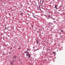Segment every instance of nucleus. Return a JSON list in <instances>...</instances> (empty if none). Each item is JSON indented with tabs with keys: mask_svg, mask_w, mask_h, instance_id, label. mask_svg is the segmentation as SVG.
I'll return each instance as SVG.
<instances>
[{
	"mask_svg": "<svg viewBox=\"0 0 65 65\" xmlns=\"http://www.w3.org/2000/svg\"><path fill=\"white\" fill-rule=\"evenodd\" d=\"M42 3H43V1L41 0L39 2V3L41 4H42Z\"/></svg>",
	"mask_w": 65,
	"mask_h": 65,
	"instance_id": "f257e3e1",
	"label": "nucleus"
},
{
	"mask_svg": "<svg viewBox=\"0 0 65 65\" xmlns=\"http://www.w3.org/2000/svg\"><path fill=\"white\" fill-rule=\"evenodd\" d=\"M57 7H58V5H56L54 7V8H55V9H58V8H57Z\"/></svg>",
	"mask_w": 65,
	"mask_h": 65,
	"instance_id": "f03ea898",
	"label": "nucleus"
},
{
	"mask_svg": "<svg viewBox=\"0 0 65 65\" xmlns=\"http://www.w3.org/2000/svg\"><path fill=\"white\" fill-rule=\"evenodd\" d=\"M24 53H25V54H27L28 53V52L25 51L24 52Z\"/></svg>",
	"mask_w": 65,
	"mask_h": 65,
	"instance_id": "7ed1b4c3",
	"label": "nucleus"
},
{
	"mask_svg": "<svg viewBox=\"0 0 65 65\" xmlns=\"http://www.w3.org/2000/svg\"><path fill=\"white\" fill-rule=\"evenodd\" d=\"M26 4H27V5H28L29 4V3L27 2L26 3Z\"/></svg>",
	"mask_w": 65,
	"mask_h": 65,
	"instance_id": "20e7f679",
	"label": "nucleus"
},
{
	"mask_svg": "<svg viewBox=\"0 0 65 65\" xmlns=\"http://www.w3.org/2000/svg\"><path fill=\"white\" fill-rule=\"evenodd\" d=\"M26 55H27V56H29V53L28 54H26Z\"/></svg>",
	"mask_w": 65,
	"mask_h": 65,
	"instance_id": "39448f33",
	"label": "nucleus"
},
{
	"mask_svg": "<svg viewBox=\"0 0 65 65\" xmlns=\"http://www.w3.org/2000/svg\"><path fill=\"white\" fill-rule=\"evenodd\" d=\"M59 7L60 8H61V7H62V6H61V5H60V6H59Z\"/></svg>",
	"mask_w": 65,
	"mask_h": 65,
	"instance_id": "423d86ee",
	"label": "nucleus"
},
{
	"mask_svg": "<svg viewBox=\"0 0 65 65\" xmlns=\"http://www.w3.org/2000/svg\"><path fill=\"white\" fill-rule=\"evenodd\" d=\"M5 30H6V29L8 30V31H9V29H8V28H5Z\"/></svg>",
	"mask_w": 65,
	"mask_h": 65,
	"instance_id": "0eeeda50",
	"label": "nucleus"
},
{
	"mask_svg": "<svg viewBox=\"0 0 65 65\" xmlns=\"http://www.w3.org/2000/svg\"><path fill=\"white\" fill-rule=\"evenodd\" d=\"M37 41V43L38 44L39 43V41Z\"/></svg>",
	"mask_w": 65,
	"mask_h": 65,
	"instance_id": "6e6552de",
	"label": "nucleus"
},
{
	"mask_svg": "<svg viewBox=\"0 0 65 65\" xmlns=\"http://www.w3.org/2000/svg\"><path fill=\"white\" fill-rule=\"evenodd\" d=\"M53 53V54H56V53H55L54 52H52Z\"/></svg>",
	"mask_w": 65,
	"mask_h": 65,
	"instance_id": "1a4fd4ad",
	"label": "nucleus"
},
{
	"mask_svg": "<svg viewBox=\"0 0 65 65\" xmlns=\"http://www.w3.org/2000/svg\"><path fill=\"white\" fill-rule=\"evenodd\" d=\"M30 56H31V55H29V58L30 57Z\"/></svg>",
	"mask_w": 65,
	"mask_h": 65,
	"instance_id": "9d476101",
	"label": "nucleus"
},
{
	"mask_svg": "<svg viewBox=\"0 0 65 65\" xmlns=\"http://www.w3.org/2000/svg\"><path fill=\"white\" fill-rule=\"evenodd\" d=\"M15 57H16V56H13V58H15Z\"/></svg>",
	"mask_w": 65,
	"mask_h": 65,
	"instance_id": "9b49d317",
	"label": "nucleus"
},
{
	"mask_svg": "<svg viewBox=\"0 0 65 65\" xmlns=\"http://www.w3.org/2000/svg\"><path fill=\"white\" fill-rule=\"evenodd\" d=\"M27 51H30V50H29V49H27Z\"/></svg>",
	"mask_w": 65,
	"mask_h": 65,
	"instance_id": "f8f14e48",
	"label": "nucleus"
},
{
	"mask_svg": "<svg viewBox=\"0 0 65 65\" xmlns=\"http://www.w3.org/2000/svg\"><path fill=\"white\" fill-rule=\"evenodd\" d=\"M53 22H54L55 24L56 22V21H53Z\"/></svg>",
	"mask_w": 65,
	"mask_h": 65,
	"instance_id": "ddd939ff",
	"label": "nucleus"
},
{
	"mask_svg": "<svg viewBox=\"0 0 65 65\" xmlns=\"http://www.w3.org/2000/svg\"><path fill=\"white\" fill-rule=\"evenodd\" d=\"M11 63H14V62H13V61L12 62H11Z\"/></svg>",
	"mask_w": 65,
	"mask_h": 65,
	"instance_id": "4468645a",
	"label": "nucleus"
},
{
	"mask_svg": "<svg viewBox=\"0 0 65 65\" xmlns=\"http://www.w3.org/2000/svg\"><path fill=\"white\" fill-rule=\"evenodd\" d=\"M34 18H36V17H35V16H34Z\"/></svg>",
	"mask_w": 65,
	"mask_h": 65,
	"instance_id": "2eb2a0df",
	"label": "nucleus"
},
{
	"mask_svg": "<svg viewBox=\"0 0 65 65\" xmlns=\"http://www.w3.org/2000/svg\"><path fill=\"white\" fill-rule=\"evenodd\" d=\"M49 18H50V16H47Z\"/></svg>",
	"mask_w": 65,
	"mask_h": 65,
	"instance_id": "dca6fc26",
	"label": "nucleus"
},
{
	"mask_svg": "<svg viewBox=\"0 0 65 65\" xmlns=\"http://www.w3.org/2000/svg\"><path fill=\"white\" fill-rule=\"evenodd\" d=\"M12 49V48L11 47V49H10V50H11Z\"/></svg>",
	"mask_w": 65,
	"mask_h": 65,
	"instance_id": "f3484780",
	"label": "nucleus"
},
{
	"mask_svg": "<svg viewBox=\"0 0 65 65\" xmlns=\"http://www.w3.org/2000/svg\"><path fill=\"white\" fill-rule=\"evenodd\" d=\"M33 48H35V47H33Z\"/></svg>",
	"mask_w": 65,
	"mask_h": 65,
	"instance_id": "a211bd4d",
	"label": "nucleus"
},
{
	"mask_svg": "<svg viewBox=\"0 0 65 65\" xmlns=\"http://www.w3.org/2000/svg\"><path fill=\"white\" fill-rule=\"evenodd\" d=\"M32 15L33 17H34V15L33 14Z\"/></svg>",
	"mask_w": 65,
	"mask_h": 65,
	"instance_id": "6ab92c4d",
	"label": "nucleus"
},
{
	"mask_svg": "<svg viewBox=\"0 0 65 65\" xmlns=\"http://www.w3.org/2000/svg\"><path fill=\"white\" fill-rule=\"evenodd\" d=\"M53 20H55V19H53Z\"/></svg>",
	"mask_w": 65,
	"mask_h": 65,
	"instance_id": "aec40b11",
	"label": "nucleus"
},
{
	"mask_svg": "<svg viewBox=\"0 0 65 65\" xmlns=\"http://www.w3.org/2000/svg\"><path fill=\"white\" fill-rule=\"evenodd\" d=\"M12 62H11V65H12Z\"/></svg>",
	"mask_w": 65,
	"mask_h": 65,
	"instance_id": "412c9836",
	"label": "nucleus"
},
{
	"mask_svg": "<svg viewBox=\"0 0 65 65\" xmlns=\"http://www.w3.org/2000/svg\"><path fill=\"white\" fill-rule=\"evenodd\" d=\"M15 59H17V58H16V57H15Z\"/></svg>",
	"mask_w": 65,
	"mask_h": 65,
	"instance_id": "4be33fe9",
	"label": "nucleus"
},
{
	"mask_svg": "<svg viewBox=\"0 0 65 65\" xmlns=\"http://www.w3.org/2000/svg\"><path fill=\"white\" fill-rule=\"evenodd\" d=\"M33 15H35V14H34V13H33Z\"/></svg>",
	"mask_w": 65,
	"mask_h": 65,
	"instance_id": "5701e85b",
	"label": "nucleus"
},
{
	"mask_svg": "<svg viewBox=\"0 0 65 65\" xmlns=\"http://www.w3.org/2000/svg\"><path fill=\"white\" fill-rule=\"evenodd\" d=\"M19 50H20V49H21L20 48H19Z\"/></svg>",
	"mask_w": 65,
	"mask_h": 65,
	"instance_id": "b1692460",
	"label": "nucleus"
},
{
	"mask_svg": "<svg viewBox=\"0 0 65 65\" xmlns=\"http://www.w3.org/2000/svg\"><path fill=\"white\" fill-rule=\"evenodd\" d=\"M9 54H10V52L9 53Z\"/></svg>",
	"mask_w": 65,
	"mask_h": 65,
	"instance_id": "393cba45",
	"label": "nucleus"
},
{
	"mask_svg": "<svg viewBox=\"0 0 65 65\" xmlns=\"http://www.w3.org/2000/svg\"><path fill=\"white\" fill-rule=\"evenodd\" d=\"M40 7V6H39V7Z\"/></svg>",
	"mask_w": 65,
	"mask_h": 65,
	"instance_id": "a878e982",
	"label": "nucleus"
},
{
	"mask_svg": "<svg viewBox=\"0 0 65 65\" xmlns=\"http://www.w3.org/2000/svg\"><path fill=\"white\" fill-rule=\"evenodd\" d=\"M20 14H22L21 13H20Z\"/></svg>",
	"mask_w": 65,
	"mask_h": 65,
	"instance_id": "bb28decb",
	"label": "nucleus"
},
{
	"mask_svg": "<svg viewBox=\"0 0 65 65\" xmlns=\"http://www.w3.org/2000/svg\"><path fill=\"white\" fill-rule=\"evenodd\" d=\"M42 34H43L44 33L43 32H42Z\"/></svg>",
	"mask_w": 65,
	"mask_h": 65,
	"instance_id": "cd10ccee",
	"label": "nucleus"
},
{
	"mask_svg": "<svg viewBox=\"0 0 65 65\" xmlns=\"http://www.w3.org/2000/svg\"><path fill=\"white\" fill-rule=\"evenodd\" d=\"M58 50L57 51V52H58Z\"/></svg>",
	"mask_w": 65,
	"mask_h": 65,
	"instance_id": "c85d7f7f",
	"label": "nucleus"
},
{
	"mask_svg": "<svg viewBox=\"0 0 65 65\" xmlns=\"http://www.w3.org/2000/svg\"><path fill=\"white\" fill-rule=\"evenodd\" d=\"M32 28H33V27H32Z\"/></svg>",
	"mask_w": 65,
	"mask_h": 65,
	"instance_id": "c756f323",
	"label": "nucleus"
}]
</instances>
